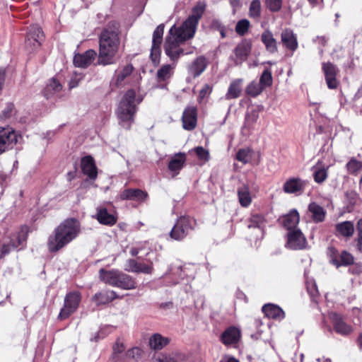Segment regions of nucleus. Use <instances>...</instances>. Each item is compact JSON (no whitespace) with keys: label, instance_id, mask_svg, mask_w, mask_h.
<instances>
[{"label":"nucleus","instance_id":"nucleus-13","mask_svg":"<svg viewBox=\"0 0 362 362\" xmlns=\"http://www.w3.org/2000/svg\"><path fill=\"white\" fill-rule=\"evenodd\" d=\"M328 250L331 257V262L337 267L340 266H347L354 263V257L349 252L343 251L339 255L338 258V256L336 255L337 250L335 248L330 247Z\"/></svg>","mask_w":362,"mask_h":362},{"label":"nucleus","instance_id":"nucleus-25","mask_svg":"<svg viewBox=\"0 0 362 362\" xmlns=\"http://www.w3.org/2000/svg\"><path fill=\"white\" fill-rule=\"evenodd\" d=\"M240 337V330L236 327H230L221 334V341L226 345L233 344L238 342Z\"/></svg>","mask_w":362,"mask_h":362},{"label":"nucleus","instance_id":"nucleus-3","mask_svg":"<svg viewBox=\"0 0 362 362\" xmlns=\"http://www.w3.org/2000/svg\"><path fill=\"white\" fill-rule=\"evenodd\" d=\"M119 24L112 22L100 35L98 64L106 66L116 63L119 45Z\"/></svg>","mask_w":362,"mask_h":362},{"label":"nucleus","instance_id":"nucleus-19","mask_svg":"<svg viewBox=\"0 0 362 362\" xmlns=\"http://www.w3.org/2000/svg\"><path fill=\"white\" fill-rule=\"evenodd\" d=\"M121 274L122 272L117 269L105 270L101 269L99 271L100 280L114 287L116 286Z\"/></svg>","mask_w":362,"mask_h":362},{"label":"nucleus","instance_id":"nucleus-60","mask_svg":"<svg viewBox=\"0 0 362 362\" xmlns=\"http://www.w3.org/2000/svg\"><path fill=\"white\" fill-rule=\"evenodd\" d=\"M358 342L360 346H362V333L359 335Z\"/></svg>","mask_w":362,"mask_h":362},{"label":"nucleus","instance_id":"nucleus-18","mask_svg":"<svg viewBox=\"0 0 362 362\" xmlns=\"http://www.w3.org/2000/svg\"><path fill=\"white\" fill-rule=\"evenodd\" d=\"M329 318L336 332L342 335H347L352 332L351 327L348 325L338 314L332 313L329 315Z\"/></svg>","mask_w":362,"mask_h":362},{"label":"nucleus","instance_id":"nucleus-42","mask_svg":"<svg viewBox=\"0 0 362 362\" xmlns=\"http://www.w3.org/2000/svg\"><path fill=\"white\" fill-rule=\"evenodd\" d=\"M328 167H314L313 168V177L317 183H322L328 176L327 173Z\"/></svg>","mask_w":362,"mask_h":362},{"label":"nucleus","instance_id":"nucleus-34","mask_svg":"<svg viewBox=\"0 0 362 362\" xmlns=\"http://www.w3.org/2000/svg\"><path fill=\"white\" fill-rule=\"evenodd\" d=\"M337 235H341L346 238H349L353 235L354 233V226L351 221H343L337 223L335 226Z\"/></svg>","mask_w":362,"mask_h":362},{"label":"nucleus","instance_id":"nucleus-14","mask_svg":"<svg viewBox=\"0 0 362 362\" xmlns=\"http://www.w3.org/2000/svg\"><path fill=\"white\" fill-rule=\"evenodd\" d=\"M307 182L298 177H291L284 184L283 189L287 194H301Z\"/></svg>","mask_w":362,"mask_h":362},{"label":"nucleus","instance_id":"nucleus-27","mask_svg":"<svg viewBox=\"0 0 362 362\" xmlns=\"http://www.w3.org/2000/svg\"><path fill=\"white\" fill-rule=\"evenodd\" d=\"M147 197V194L139 189H127L120 194L122 200L143 201Z\"/></svg>","mask_w":362,"mask_h":362},{"label":"nucleus","instance_id":"nucleus-59","mask_svg":"<svg viewBox=\"0 0 362 362\" xmlns=\"http://www.w3.org/2000/svg\"><path fill=\"white\" fill-rule=\"evenodd\" d=\"M70 88H73L74 87H76L77 86V83L76 82H74V80H71V82H70Z\"/></svg>","mask_w":362,"mask_h":362},{"label":"nucleus","instance_id":"nucleus-39","mask_svg":"<svg viewBox=\"0 0 362 362\" xmlns=\"http://www.w3.org/2000/svg\"><path fill=\"white\" fill-rule=\"evenodd\" d=\"M153 362H186L185 356L181 354H162L155 358Z\"/></svg>","mask_w":362,"mask_h":362},{"label":"nucleus","instance_id":"nucleus-40","mask_svg":"<svg viewBox=\"0 0 362 362\" xmlns=\"http://www.w3.org/2000/svg\"><path fill=\"white\" fill-rule=\"evenodd\" d=\"M62 88L61 83L54 78H52L44 89V95L47 98H50L53 94L59 92Z\"/></svg>","mask_w":362,"mask_h":362},{"label":"nucleus","instance_id":"nucleus-2","mask_svg":"<svg viewBox=\"0 0 362 362\" xmlns=\"http://www.w3.org/2000/svg\"><path fill=\"white\" fill-rule=\"evenodd\" d=\"M81 232V223L76 218H66L48 237V250L50 252H59L76 239Z\"/></svg>","mask_w":362,"mask_h":362},{"label":"nucleus","instance_id":"nucleus-17","mask_svg":"<svg viewBox=\"0 0 362 362\" xmlns=\"http://www.w3.org/2000/svg\"><path fill=\"white\" fill-rule=\"evenodd\" d=\"M97 56L93 49H88L83 54H76L74 57V64L76 66L86 68L90 65Z\"/></svg>","mask_w":362,"mask_h":362},{"label":"nucleus","instance_id":"nucleus-11","mask_svg":"<svg viewBox=\"0 0 362 362\" xmlns=\"http://www.w3.org/2000/svg\"><path fill=\"white\" fill-rule=\"evenodd\" d=\"M322 69L327 87L330 89L336 88L339 85L337 79V74L339 71L337 67L331 62H324L322 65Z\"/></svg>","mask_w":362,"mask_h":362},{"label":"nucleus","instance_id":"nucleus-49","mask_svg":"<svg viewBox=\"0 0 362 362\" xmlns=\"http://www.w3.org/2000/svg\"><path fill=\"white\" fill-rule=\"evenodd\" d=\"M265 218L262 214H254L250 218V224L248 226L249 228H261L264 226Z\"/></svg>","mask_w":362,"mask_h":362},{"label":"nucleus","instance_id":"nucleus-32","mask_svg":"<svg viewBox=\"0 0 362 362\" xmlns=\"http://www.w3.org/2000/svg\"><path fill=\"white\" fill-rule=\"evenodd\" d=\"M117 298V295L114 291H105L95 293L93 300L96 305L107 304Z\"/></svg>","mask_w":362,"mask_h":362},{"label":"nucleus","instance_id":"nucleus-16","mask_svg":"<svg viewBox=\"0 0 362 362\" xmlns=\"http://www.w3.org/2000/svg\"><path fill=\"white\" fill-rule=\"evenodd\" d=\"M197 115V108L194 106L187 107L184 110L182 121L185 129L190 131L196 127Z\"/></svg>","mask_w":362,"mask_h":362},{"label":"nucleus","instance_id":"nucleus-26","mask_svg":"<svg viewBox=\"0 0 362 362\" xmlns=\"http://www.w3.org/2000/svg\"><path fill=\"white\" fill-rule=\"evenodd\" d=\"M186 161V155L184 153L175 154L168 163V169L176 175L182 170Z\"/></svg>","mask_w":362,"mask_h":362},{"label":"nucleus","instance_id":"nucleus-33","mask_svg":"<svg viewBox=\"0 0 362 362\" xmlns=\"http://www.w3.org/2000/svg\"><path fill=\"white\" fill-rule=\"evenodd\" d=\"M132 71L133 66L131 64L125 66L121 70H117L115 71V78H113L112 84H114L117 87L122 86L125 78L131 75Z\"/></svg>","mask_w":362,"mask_h":362},{"label":"nucleus","instance_id":"nucleus-5","mask_svg":"<svg viewBox=\"0 0 362 362\" xmlns=\"http://www.w3.org/2000/svg\"><path fill=\"white\" fill-rule=\"evenodd\" d=\"M195 221L193 218L186 216L180 217L172 228L170 235L175 240L185 238L193 229Z\"/></svg>","mask_w":362,"mask_h":362},{"label":"nucleus","instance_id":"nucleus-6","mask_svg":"<svg viewBox=\"0 0 362 362\" xmlns=\"http://www.w3.org/2000/svg\"><path fill=\"white\" fill-rule=\"evenodd\" d=\"M81 294L77 291L68 293L64 298V303L58 315L61 320L68 318L78 308L81 302Z\"/></svg>","mask_w":362,"mask_h":362},{"label":"nucleus","instance_id":"nucleus-10","mask_svg":"<svg viewBox=\"0 0 362 362\" xmlns=\"http://www.w3.org/2000/svg\"><path fill=\"white\" fill-rule=\"evenodd\" d=\"M307 242L300 229L288 232L286 247L291 250H303L306 247Z\"/></svg>","mask_w":362,"mask_h":362},{"label":"nucleus","instance_id":"nucleus-31","mask_svg":"<svg viewBox=\"0 0 362 362\" xmlns=\"http://www.w3.org/2000/svg\"><path fill=\"white\" fill-rule=\"evenodd\" d=\"M308 211L311 214L312 218L315 223L322 222L326 216V211L324 208L315 202L308 205Z\"/></svg>","mask_w":362,"mask_h":362},{"label":"nucleus","instance_id":"nucleus-51","mask_svg":"<svg viewBox=\"0 0 362 362\" xmlns=\"http://www.w3.org/2000/svg\"><path fill=\"white\" fill-rule=\"evenodd\" d=\"M141 349L138 347H134L125 352L124 362L127 360L137 358L141 355Z\"/></svg>","mask_w":362,"mask_h":362},{"label":"nucleus","instance_id":"nucleus-55","mask_svg":"<svg viewBox=\"0 0 362 362\" xmlns=\"http://www.w3.org/2000/svg\"><path fill=\"white\" fill-rule=\"evenodd\" d=\"M356 229L358 231L357 247L362 252V218L358 221Z\"/></svg>","mask_w":362,"mask_h":362},{"label":"nucleus","instance_id":"nucleus-8","mask_svg":"<svg viewBox=\"0 0 362 362\" xmlns=\"http://www.w3.org/2000/svg\"><path fill=\"white\" fill-rule=\"evenodd\" d=\"M18 139L17 133L11 128H0V154L12 148Z\"/></svg>","mask_w":362,"mask_h":362},{"label":"nucleus","instance_id":"nucleus-36","mask_svg":"<svg viewBox=\"0 0 362 362\" xmlns=\"http://www.w3.org/2000/svg\"><path fill=\"white\" fill-rule=\"evenodd\" d=\"M170 343V339L163 337L156 333L153 334L149 339V344L151 349L154 350H160Z\"/></svg>","mask_w":362,"mask_h":362},{"label":"nucleus","instance_id":"nucleus-45","mask_svg":"<svg viewBox=\"0 0 362 362\" xmlns=\"http://www.w3.org/2000/svg\"><path fill=\"white\" fill-rule=\"evenodd\" d=\"M347 170L351 174H356L362 170V162L352 158L346 165Z\"/></svg>","mask_w":362,"mask_h":362},{"label":"nucleus","instance_id":"nucleus-41","mask_svg":"<svg viewBox=\"0 0 362 362\" xmlns=\"http://www.w3.org/2000/svg\"><path fill=\"white\" fill-rule=\"evenodd\" d=\"M123 343L117 341L113 346L112 361L113 362H124L125 352Z\"/></svg>","mask_w":362,"mask_h":362},{"label":"nucleus","instance_id":"nucleus-1","mask_svg":"<svg viewBox=\"0 0 362 362\" xmlns=\"http://www.w3.org/2000/svg\"><path fill=\"white\" fill-rule=\"evenodd\" d=\"M205 7L204 3L199 2L193 8L192 14L181 26L177 28L174 25L170 29L165 37L164 50L166 55L172 61H177L181 55L185 54L180 45L194 37L199 21L204 12Z\"/></svg>","mask_w":362,"mask_h":362},{"label":"nucleus","instance_id":"nucleus-30","mask_svg":"<svg viewBox=\"0 0 362 362\" xmlns=\"http://www.w3.org/2000/svg\"><path fill=\"white\" fill-rule=\"evenodd\" d=\"M238 200L243 207H247L252 201V197L247 185L243 184L237 190Z\"/></svg>","mask_w":362,"mask_h":362},{"label":"nucleus","instance_id":"nucleus-48","mask_svg":"<svg viewBox=\"0 0 362 362\" xmlns=\"http://www.w3.org/2000/svg\"><path fill=\"white\" fill-rule=\"evenodd\" d=\"M261 86L264 88L267 86H269L272 83V76L270 70L266 69L262 74L259 82Z\"/></svg>","mask_w":362,"mask_h":362},{"label":"nucleus","instance_id":"nucleus-28","mask_svg":"<svg viewBox=\"0 0 362 362\" xmlns=\"http://www.w3.org/2000/svg\"><path fill=\"white\" fill-rule=\"evenodd\" d=\"M25 236L23 235H18L15 237V239H12L10 243H4L1 247V257L8 254L12 250L18 249L20 246H23L25 242Z\"/></svg>","mask_w":362,"mask_h":362},{"label":"nucleus","instance_id":"nucleus-56","mask_svg":"<svg viewBox=\"0 0 362 362\" xmlns=\"http://www.w3.org/2000/svg\"><path fill=\"white\" fill-rule=\"evenodd\" d=\"M13 110V105L9 103L6 105L4 110H2V113L0 115L1 119H6L9 118L11 116L12 112Z\"/></svg>","mask_w":362,"mask_h":362},{"label":"nucleus","instance_id":"nucleus-38","mask_svg":"<svg viewBox=\"0 0 362 362\" xmlns=\"http://www.w3.org/2000/svg\"><path fill=\"white\" fill-rule=\"evenodd\" d=\"M242 79H235L233 81L230 83L228 91L226 94V99L230 100L238 98L240 95L242 90Z\"/></svg>","mask_w":362,"mask_h":362},{"label":"nucleus","instance_id":"nucleus-22","mask_svg":"<svg viewBox=\"0 0 362 362\" xmlns=\"http://www.w3.org/2000/svg\"><path fill=\"white\" fill-rule=\"evenodd\" d=\"M95 218L98 221L103 225L113 226L117 222V217L110 214L107 209L103 207L97 208V214Z\"/></svg>","mask_w":362,"mask_h":362},{"label":"nucleus","instance_id":"nucleus-24","mask_svg":"<svg viewBox=\"0 0 362 362\" xmlns=\"http://www.w3.org/2000/svg\"><path fill=\"white\" fill-rule=\"evenodd\" d=\"M262 311L267 317L276 320H281L285 317L284 310L274 304H266L262 307Z\"/></svg>","mask_w":362,"mask_h":362},{"label":"nucleus","instance_id":"nucleus-57","mask_svg":"<svg viewBox=\"0 0 362 362\" xmlns=\"http://www.w3.org/2000/svg\"><path fill=\"white\" fill-rule=\"evenodd\" d=\"M220 362H239L236 358L230 356H223Z\"/></svg>","mask_w":362,"mask_h":362},{"label":"nucleus","instance_id":"nucleus-47","mask_svg":"<svg viewBox=\"0 0 362 362\" xmlns=\"http://www.w3.org/2000/svg\"><path fill=\"white\" fill-rule=\"evenodd\" d=\"M261 13V3L259 0H253L250 6V16L258 18Z\"/></svg>","mask_w":362,"mask_h":362},{"label":"nucleus","instance_id":"nucleus-64","mask_svg":"<svg viewBox=\"0 0 362 362\" xmlns=\"http://www.w3.org/2000/svg\"><path fill=\"white\" fill-rule=\"evenodd\" d=\"M324 362H331V361L329 358H326L324 360Z\"/></svg>","mask_w":362,"mask_h":362},{"label":"nucleus","instance_id":"nucleus-61","mask_svg":"<svg viewBox=\"0 0 362 362\" xmlns=\"http://www.w3.org/2000/svg\"><path fill=\"white\" fill-rule=\"evenodd\" d=\"M230 4L233 5V6H235L238 4V0H230Z\"/></svg>","mask_w":362,"mask_h":362},{"label":"nucleus","instance_id":"nucleus-44","mask_svg":"<svg viewBox=\"0 0 362 362\" xmlns=\"http://www.w3.org/2000/svg\"><path fill=\"white\" fill-rule=\"evenodd\" d=\"M263 89L264 88L259 83L252 81L247 86L246 93L252 97H255L260 94Z\"/></svg>","mask_w":362,"mask_h":362},{"label":"nucleus","instance_id":"nucleus-12","mask_svg":"<svg viewBox=\"0 0 362 362\" xmlns=\"http://www.w3.org/2000/svg\"><path fill=\"white\" fill-rule=\"evenodd\" d=\"M164 24L162 23L157 26L153 33L151 57L154 62L158 59L160 54V44L162 42Z\"/></svg>","mask_w":362,"mask_h":362},{"label":"nucleus","instance_id":"nucleus-50","mask_svg":"<svg viewBox=\"0 0 362 362\" xmlns=\"http://www.w3.org/2000/svg\"><path fill=\"white\" fill-rule=\"evenodd\" d=\"M249 25L250 22L247 20H240L236 24L235 31L240 35H244L247 32Z\"/></svg>","mask_w":362,"mask_h":362},{"label":"nucleus","instance_id":"nucleus-43","mask_svg":"<svg viewBox=\"0 0 362 362\" xmlns=\"http://www.w3.org/2000/svg\"><path fill=\"white\" fill-rule=\"evenodd\" d=\"M174 66L166 64L163 65L158 70L157 76L160 81H165L168 79L172 74Z\"/></svg>","mask_w":362,"mask_h":362},{"label":"nucleus","instance_id":"nucleus-21","mask_svg":"<svg viewBox=\"0 0 362 362\" xmlns=\"http://www.w3.org/2000/svg\"><path fill=\"white\" fill-rule=\"evenodd\" d=\"M299 220L300 217L298 211L296 209H293L281 218V223L289 232L297 229L296 226L299 223Z\"/></svg>","mask_w":362,"mask_h":362},{"label":"nucleus","instance_id":"nucleus-52","mask_svg":"<svg viewBox=\"0 0 362 362\" xmlns=\"http://www.w3.org/2000/svg\"><path fill=\"white\" fill-rule=\"evenodd\" d=\"M268 8L273 12L278 11L282 6V0H266Z\"/></svg>","mask_w":362,"mask_h":362},{"label":"nucleus","instance_id":"nucleus-53","mask_svg":"<svg viewBox=\"0 0 362 362\" xmlns=\"http://www.w3.org/2000/svg\"><path fill=\"white\" fill-rule=\"evenodd\" d=\"M194 151L197 154V156H198V158L202 160H204V161H206L209 160V152L205 149L202 146H198L197 148H194Z\"/></svg>","mask_w":362,"mask_h":362},{"label":"nucleus","instance_id":"nucleus-54","mask_svg":"<svg viewBox=\"0 0 362 362\" xmlns=\"http://www.w3.org/2000/svg\"><path fill=\"white\" fill-rule=\"evenodd\" d=\"M212 88L209 84H204L202 89L199 90L198 100L199 103L211 93Z\"/></svg>","mask_w":362,"mask_h":362},{"label":"nucleus","instance_id":"nucleus-62","mask_svg":"<svg viewBox=\"0 0 362 362\" xmlns=\"http://www.w3.org/2000/svg\"><path fill=\"white\" fill-rule=\"evenodd\" d=\"M220 33H221V37H225L226 35H225L224 30L223 28L221 29Z\"/></svg>","mask_w":362,"mask_h":362},{"label":"nucleus","instance_id":"nucleus-9","mask_svg":"<svg viewBox=\"0 0 362 362\" xmlns=\"http://www.w3.org/2000/svg\"><path fill=\"white\" fill-rule=\"evenodd\" d=\"M280 43L284 48L291 52V56L298 48L297 35L290 28H286L281 31Z\"/></svg>","mask_w":362,"mask_h":362},{"label":"nucleus","instance_id":"nucleus-63","mask_svg":"<svg viewBox=\"0 0 362 362\" xmlns=\"http://www.w3.org/2000/svg\"><path fill=\"white\" fill-rule=\"evenodd\" d=\"M310 4H316L317 2V0H308Z\"/></svg>","mask_w":362,"mask_h":362},{"label":"nucleus","instance_id":"nucleus-35","mask_svg":"<svg viewBox=\"0 0 362 362\" xmlns=\"http://www.w3.org/2000/svg\"><path fill=\"white\" fill-rule=\"evenodd\" d=\"M115 287L124 290H132L136 287V281L132 276L122 272Z\"/></svg>","mask_w":362,"mask_h":362},{"label":"nucleus","instance_id":"nucleus-23","mask_svg":"<svg viewBox=\"0 0 362 362\" xmlns=\"http://www.w3.org/2000/svg\"><path fill=\"white\" fill-rule=\"evenodd\" d=\"M251 51V45L247 41L239 43L235 49V64H241L245 61Z\"/></svg>","mask_w":362,"mask_h":362},{"label":"nucleus","instance_id":"nucleus-37","mask_svg":"<svg viewBox=\"0 0 362 362\" xmlns=\"http://www.w3.org/2000/svg\"><path fill=\"white\" fill-rule=\"evenodd\" d=\"M206 62L204 57H197L189 67V73L194 76H199L206 69Z\"/></svg>","mask_w":362,"mask_h":362},{"label":"nucleus","instance_id":"nucleus-20","mask_svg":"<svg viewBox=\"0 0 362 362\" xmlns=\"http://www.w3.org/2000/svg\"><path fill=\"white\" fill-rule=\"evenodd\" d=\"M81 169L84 175L90 180H95L97 177V168L93 158L90 156H85L81 160Z\"/></svg>","mask_w":362,"mask_h":362},{"label":"nucleus","instance_id":"nucleus-58","mask_svg":"<svg viewBox=\"0 0 362 362\" xmlns=\"http://www.w3.org/2000/svg\"><path fill=\"white\" fill-rule=\"evenodd\" d=\"M139 250L136 247H132V248H131V250L129 251V253L132 256H136L139 254Z\"/></svg>","mask_w":362,"mask_h":362},{"label":"nucleus","instance_id":"nucleus-15","mask_svg":"<svg viewBox=\"0 0 362 362\" xmlns=\"http://www.w3.org/2000/svg\"><path fill=\"white\" fill-rule=\"evenodd\" d=\"M124 269L128 272L150 274L153 269L152 264H146L138 262L134 259H129L124 264Z\"/></svg>","mask_w":362,"mask_h":362},{"label":"nucleus","instance_id":"nucleus-7","mask_svg":"<svg viewBox=\"0 0 362 362\" xmlns=\"http://www.w3.org/2000/svg\"><path fill=\"white\" fill-rule=\"evenodd\" d=\"M43 40L44 33L41 28L37 25H30L25 39V47L33 52L40 47Z\"/></svg>","mask_w":362,"mask_h":362},{"label":"nucleus","instance_id":"nucleus-46","mask_svg":"<svg viewBox=\"0 0 362 362\" xmlns=\"http://www.w3.org/2000/svg\"><path fill=\"white\" fill-rule=\"evenodd\" d=\"M252 158V151L249 148H242L238 151L236 155L238 160L244 164L247 163Z\"/></svg>","mask_w":362,"mask_h":362},{"label":"nucleus","instance_id":"nucleus-29","mask_svg":"<svg viewBox=\"0 0 362 362\" xmlns=\"http://www.w3.org/2000/svg\"><path fill=\"white\" fill-rule=\"evenodd\" d=\"M261 40L264 45L267 51L270 53H275L277 52V41L274 37L271 31L265 30L261 35Z\"/></svg>","mask_w":362,"mask_h":362},{"label":"nucleus","instance_id":"nucleus-4","mask_svg":"<svg viewBox=\"0 0 362 362\" xmlns=\"http://www.w3.org/2000/svg\"><path fill=\"white\" fill-rule=\"evenodd\" d=\"M136 111V93L134 90H129L122 97L117 110V115L121 122H128L125 128L129 129L134 121V116Z\"/></svg>","mask_w":362,"mask_h":362}]
</instances>
